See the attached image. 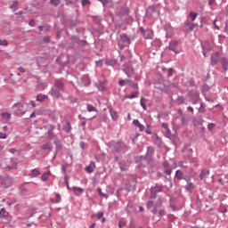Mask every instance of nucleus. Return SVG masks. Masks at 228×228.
<instances>
[{
	"label": "nucleus",
	"mask_w": 228,
	"mask_h": 228,
	"mask_svg": "<svg viewBox=\"0 0 228 228\" xmlns=\"http://www.w3.org/2000/svg\"><path fill=\"white\" fill-rule=\"evenodd\" d=\"M161 205H162V200H161V198H159L157 200L156 203L154 204V208L152 209V213L156 215L157 212H158V208L160 207Z\"/></svg>",
	"instance_id": "obj_8"
},
{
	"label": "nucleus",
	"mask_w": 228,
	"mask_h": 228,
	"mask_svg": "<svg viewBox=\"0 0 228 228\" xmlns=\"http://www.w3.org/2000/svg\"><path fill=\"white\" fill-rule=\"evenodd\" d=\"M0 45H4L6 47V45H8V41L6 39L0 38Z\"/></svg>",
	"instance_id": "obj_38"
},
{
	"label": "nucleus",
	"mask_w": 228,
	"mask_h": 228,
	"mask_svg": "<svg viewBox=\"0 0 228 228\" xmlns=\"http://www.w3.org/2000/svg\"><path fill=\"white\" fill-rule=\"evenodd\" d=\"M95 169V163L94 162H90L89 166H86V171L88 173V174H91L94 171Z\"/></svg>",
	"instance_id": "obj_9"
},
{
	"label": "nucleus",
	"mask_w": 228,
	"mask_h": 228,
	"mask_svg": "<svg viewBox=\"0 0 228 228\" xmlns=\"http://www.w3.org/2000/svg\"><path fill=\"white\" fill-rule=\"evenodd\" d=\"M103 213L102 212H100L97 214V216H98V219H101L102 216H103Z\"/></svg>",
	"instance_id": "obj_61"
},
{
	"label": "nucleus",
	"mask_w": 228,
	"mask_h": 228,
	"mask_svg": "<svg viewBox=\"0 0 228 228\" xmlns=\"http://www.w3.org/2000/svg\"><path fill=\"white\" fill-rule=\"evenodd\" d=\"M71 191L74 192L76 196H80L84 192V190L82 188L77 187H73Z\"/></svg>",
	"instance_id": "obj_13"
},
{
	"label": "nucleus",
	"mask_w": 228,
	"mask_h": 228,
	"mask_svg": "<svg viewBox=\"0 0 228 228\" xmlns=\"http://www.w3.org/2000/svg\"><path fill=\"white\" fill-rule=\"evenodd\" d=\"M126 222H122V221H121V222L119 223V227L122 228V227L126 226Z\"/></svg>",
	"instance_id": "obj_59"
},
{
	"label": "nucleus",
	"mask_w": 228,
	"mask_h": 228,
	"mask_svg": "<svg viewBox=\"0 0 228 228\" xmlns=\"http://www.w3.org/2000/svg\"><path fill=\"white\" fill-rule=\"evenodd\" d=\"M164 173H165V175H171V174H172V169H166V170L164 171Z\"/></svg>",
	"instance_id": "obj_48"
},
{
	"label": "nucleus",
	"mask_w": 228,
	"mask_h": 228,
	"mask_svg": "<svg viewBox=\"0 0 228 228\" xmlns=\"http://www.w3.org/2000/svg\"><path fill=\"white\" fill-rule=\"evenodd\" d=\"M13 110V115L15 117H22L23 115L26 114V111L24 110V104L22 102H18L12 106Z\"/></svg>",
	"instance_id": "obj_1"
},
{
	"label": "nucleus",
	"mask_w": 228,
	"mask_h": 228,
	"mask_svg": "<svg viewBox=\"0 0 228 228\" xmlns=\"http://www.w3.org/2000/svg\"><path fill=\"white\" fill-rule=\"evenodd\" d=\"M141 33H142V37L146 39H151L153 37V32L151 29L145 30L144 28H141Z\"/></svg>",
	"instance_id": "obj_6"
},
{
	"label": "nucleus",
	"mask_w": 228,
	"mask_h": 228,
	"mask_svg": "<svg viewBox=\"0 0 228 228\" xmlns=\"http://www.w3.org/2000/svg\"><path fill=\"white\" fill-rule=\"evenodd\" d=\"M110 116H111L113 121H118V117H119L118 113L112 109L110 110Z\"/></svg>",
	"instance_id": "obj_12"
},
{
	"label": "nucleus",
	"mask_w": 228,
	"mask_h": 228,
	"mask_svg": "<svg viewBox=\"0 0 228 228\" xmlns=\"http://www.w3.org/2000/svg\"><path fill=\"white\" fill-rule=\"evenodd\" d=\"M51 175V171L45 172L41 176V181L45 182L47 179H49V176Z\"/></svg>",
	"instance_id": "obj_20"
},
{
	"label": "nucleus",
	"mask_w": 228,
	"mask_h": 228,
	"mask_svg": "<svg viewBox=\"0 0 228 228\" xmlns=\"http://www.w3.org/2000/svg\"><path fill=\"white\" fill-rule=\"evenodd\" d=\"M138 95H139V92H134L130 95H126L125 98L133 100V99L136 98Z\"/></svg>",
	"instance_id": "obj_21"
},
{
	"label": "nucleus",
	"mask_w": 228,
	"mask_h": 228,
	"mask_svg": "<svg viewBox=\"0 0 228 228\" xmlns=\"http://www.w3.org/2000/svg\"><path fill=\"white\" fill-rule=\"evenodd\" d=\"M219 57H220V54L219 53H216L214 55H212L211 57V62L213 63H217L218 61H219Z\"/></svg>",
	"instance_id": "obj_19"
},
{
	"label": "nucleus",
	"mask_w": 228,
	"mask_h": 228,
	"mask_svg": "<svg viewBox=\"0 0 228 228\" xmlns=\"http://www.w3.org/2000/svg\"><path fill=\"white\" fill-rule=\"evenodd\" d=\"M134 126H137L141 132H143L145 129V126L141 124L138 119H134Z\"/></svg>",
	"instance_id": "obj_10"
},
{
	"label": "nucleus",
	"mask_w": 228,
	"mask_h": 228,
	"mask_svg": "<svg viewBox=\"0 0 228 228\" xmlns=\"http://www.w3.org/2000/svg\"><path fill=\"white\" fill-rule=\"evenodd\" d=\"M187 110L190 111V112H191V113H194V109H193L191 106H189V107L187 108Z\"/></svg>",
	"instance_id": "obj_58"
},
{
	"label": "nucleus",
	"mask_w": 228,
	"mask_h": 228,
	"mask_svg": "<svg viewBox=\"0 0 228 228\" xmlns=\"http://www.w3.org/2000/svg\"><path fill=\"white\" fill-rule=\"evenodd\" d=\"M183 176V171L177 170L175 171V177L179 180H182Z\"/></svg>",
	"instance_id": "obj_29"
},
{
	"label": "nucleus",
	"mask_w": 228,
	"mask_h": 228,
	"mask_svg": "<svg viewBox=\"0 0 228 228\" xmlns=\"http://www.w3.org/2000/svg\"><path fill=\"white\" fill-rule=\"evenodd\" d=\"M178 42L177 41H172L169 43V45H168V49L170 51H173L175 54H178L180 53V51H177L176 50V46L178 45Z\"/></svg>",
	"instance_id": "obj_7"
},
{
	"label": "nucleus",
	"mask_w": 228,
	"mask_h": 228,
	"mask_svg": "<svg viewBox=\"0 0 228 228\" xmlns=\"http://www.w3.org/2000/svg\"><path fill=\"white\" fill-rule=\"evenodd\" d=\"M28 25L31 26V28H35L36 26V21H35V19H31L28 22Z\"/></svg>",
	"instance_id": "obj_41"
},
{
	"label": "nucleus",
	"mask_w": 228,
	"mask_h": 228,
	"mask_svg": "<svg viewBox=\"0 0 228 228\" xmlns=\"http://www.w3.org/2000/svg\"><path fill=\"white\" fill-rule=\"evenodd\" d=\"M159 216H165L166 215V211L164 209H161L159 211Z\"/></svg>",
	"instance_id": "obj_54"
},
{
	"label": "nucleus",
	"mask_w": 228,
	"mask_h": 228,
	"mask_svg": "<svg viewBox=\"0 0 228 228\" xmlns=\"http://www.w3.org/2000/svg\"><path fill=\"white\" fill-rule=\"evenodd\" d=\"M185 102V99L183 97H179L176 101L177 105H182Z\"/></svg>",
	"instance_id": "obj_32"
},
{
	"label": "nucleus",
	"mask_w": 228,
	"mask_h": 228,
	"mask_svg": "<svg viewBox=\"0 0 228 228\" xmlns=\"http://www.w3.org/2000/svg\"><path fill=\"white\" fill-rule=\"evenodd\" d=\"M41 149L43 151H53V146H51L50 142H46V143L41 145Z\"/></svg>",
	"instance_id": "obj_17"
},
{
	"label": "nucleus",
	"mask_w": 228,
	"mask_h": 228,
	"mask_svg": "<svg viewBox=\"0 0 228 228\" xmlns=\"http://www.w3.org/2000/svg\"><path fill=\"white\" fill-rule=\"evenodd\" d=\"M126 76H128V77H132L133 74H134V69L132 67H128V68H125L124 69Z\"/></svg>",
	"instance_id": "obj_15"
},
{
	"label": "nucleus",
	"mask_w": 228,
	"mask_h": 228,
	"mask_svg": "<svg viewBox=\"0 0 228 228\" xmlns=\"http://www.w3.org/2000/svg\"><path fill=\"white\" fill-rule=\"evenodd\" d=\"M12 183H13V178L10 176H5L2 179V186H4V188H10Z\"/></svg>",
	"instance_id": "obj_3"
},
{
	"label": "nucleus",
	"mask_w": 228,
	"mask_h": 228,
	"mask_svg": "<svg viewBox=\"0 0 228 228\" xmlns=\"http://www.w3.org/2000/svg\"><path fill=\"white\" fill-rule=\"evenodd\" d=\"M9 215L10 214L6 212V209L4 208H2L0 209V218H5L6 220H8Z\"/></svg>",
	"instance_id": "obj_11"
},
{
	"label": "nucleus",
	"mask_w": 228,
	"mask_h": 228,
	"mask_svg": "<svg viewBox=\"0 0 228 228\" xmlns=\"http://www.w3.org/2000/svg\"><path fill=\"white\" fill-rule=\"evenodd\" d=\"M153 205H154V202L150 200V201H148L147 207H148V208H151L153 207Z\"/></svg>",
	"instance_id": "obj_49"
},
{
	"label": "nucleus",
	"mask_w": 228,
	"mask_h": 228,
	"mask_svg": "<svg viewBox=\"0 0 228 228\" xmlns=\"http://www.w3.org/2000/svg\"><path fill=\"white\" fill-rule=\"evenodd\" d=\"M162 127L166 130H168V125L167 123H162Z\"/></svg>",
	"instance_id": "obj_56"
},
{
	"label": "nucleus",
	"mask_w": 228,
	"mask_h": 228,
	"mask_svg": "<svg viewBox=\"0 0 228 228\" xmlns=\"http://www.w3.org/2000/svg\"><path fill=\"white\" fill-rule=\"evenodd\" d=\"M130 83H131L130 79H123L119 81L118 85L120 86H125L126 85H130Z\"/></svg>",
	"instance_id": "obj_24"
},
{
	"label": "nucleus",
	"mask_w": 228,
	"mask_h": 228,
	"mask_svg": "<svg viewBox=\"0 0 228 228\" xmlns=\"http://www.w3.org/2000/svg\"><path fill=\"white\" fill-rule=\"evenodd\" d=\"M194 28H197V24H190V29H193Z\"/></svg>",
	"instance_id": "obj_62"
},
{
	"label": "nucleus",
	"mask_w": 228,
	"mask_h": 228,
	"mask_svg": "<svg viewBox=\"0 0 228 228\" xmlns=\"http://www.w3.org/2000/svg\"><path fill=\"white\" fill-rule=\"evenodd\" d=\"M18 6H19V2L14 1L13 4L10 6V8H11V10H13V12H16Z\"/></svg>",
	"instance_id": "obj_26"
},
{
	"label": "nucleus",
	"mask_w": 228,
	"mask_h": 228,
	"mask_svg": "<svg viewBox=\"0 0 228 228\" xmlns=\"http://www.w3.org/2000/svg\"><path fill=\"white\" fill-rule=\"evenodd\" d=\"M209 174H210V171L208 169H202L200 175V179L203 180Z\"/></svg>",
	"instance_id": "obj_16"
},
{
	"label": "nucleus",
	"mask_w": 228,
	"mask_h": 228,
	"mask_svg": "<svg viewBox=\"0 0 228 228\" xmlns=\"http://www.w3.org/2000/svg\"><path fill=\"white\" fill-rule=\"evenodd\" d=\"M174 75V69H168L167 70V77H172V76Z\"/></svg>",
	"instance_id": "obj_40"
},
{
	"label": "nucleus",
	"mask_w": 228,
	"mask_h": 228,
	"mask_svg": "<svg viewBox=\"0 0 228 228\" xmlns=\"http://www.w3.org/2000/svg\"><path fill=\"white\" fill-rule=\"evenodd\" d=\"M87 110L88 112H97V110L95 109V107L91 104H87Z\"/></svg>",
	"instance_id": "obj_27"
},
{
	"label": "nucleus",
	"mask_w": 228,
	"mask_h": 228,
	"mask_svg": "<svg viewBox=\"0 0 228 228\" xmlns=\"http://www.w3.org/2000/svg\"><path fill=\"white\" fill-rule=\"evenodd\" d=\"M47 95L45 94H39L37 95L36 97V100L38 102H44V101H45V99H47Z\"/></svg>",
	"instance_id": "obj_14"
},
{
	"label": "nucleus",
	"mask_w": 228,
	"mask_h": 228,
	"mask_svg": "<svg viewBox=\"0 0 228 228\" xmlns=\"http://www.w3.org/2000/svg\"><path fill=\"white\" fill-rule=\"evenodd\" d=\"M1 116H2V118H4V120H10V118H12V114L8 112H3Z\"/></svg>",
	"instance_id": "obj_22"
},
{
	"label": "nucleus",
	"mask_w": 228,
	"mask_h": 228,
	"mask_svg": "<svg viewBox=\"0 0 228 228\" xmlns=\"http://www.w3.org/2000/svg\"><path fill=\"white\" fill-rule=\"evenodd\" d=\"M45 44H50L51 43V37L50 36H45L43 39Z\"/></svg>",
	"instance_id": "obj_34"
},
{
	"label": "nucleus",
	"mask_w": 228,
	"mask_h": 228,
	"mask_svg": "<svg viewBox=\"0 0 228 228\" xmlns=\"http://www.w3.org/2000/svg\"><path fill=\"white\" fill-rule=\"evenodd\" d=\"M166 135H167V136H171V135H172L170 129H167V130H166Z\"/></svg>",
	"instance_id": "obj_55"
},
{
	"label": "nucleus",
	"mask_w": 228,
	"mask_h": 228,
	"mask_svg": "<svg viewBox=\"0 0 228 228\" xmlns=\"http://www.w3.org/2000/svg\"><path fill=\"white\" fill-rule=\"evenodd\" d=\"M19 72H21L22 74H24V72H26V69L23 67H20L18 68Z\"/></svg>",
	"instance_id": "obj_52"
},
{
	"label": "nucleus",
	"mask_w": 228,
	"mask_h": 228,
	"mask_svg": "<svg viewBox=\"0 0 228 228\" xmlns=\"http://www.w3.org/2000/svg\"><path fill=\"white\" fill-rule=\"evenodd\" d=\"M214 27L216 29L220 30V27L216 25V20L214 21Z\"/></svg>",
	"instance_id": "obj_60"
},
{
	"label": "nucleus",
	"mask_w": 228,
	"mask_h": 228,
	"mask_svg": "<svg viewBox=\"0 0 228 228\" xmlns=\"http://www.w3.org/2000/svg\"><path fill=\"white\" fill-rule=\"evenodd\" d=\"M221 62H222V64H223L224 69L225 70H227V69H228V61H227V60L222 59Z\"/></svg>",
	"instance_id": "obj_30"
},
{
	"label": "nucleus",
	"mask_w": 228,
	"mask_h": 228,
	"mask_svg": "<svg viewBox=\"0 0 228 228\" xmlns=\"http://www.w3.org/2000/svg\"><path fill=\"white\" fill-rule=\"evenodd\" d=\"M61 171L63 174H65V172L67 171V167H65V166H62Z\"/></svg>",
	"instance_id": "obj_64"
},
{
	"label": "nucleus",
	"mask_w": 228,
	"mask_h": 228,
	"mask_svg": "<svg viewBox=\"0 0 228 228\" xmlns=\"http://www.w3.org/2000/svg\"><path fill=\"white\" fill-rule=\"evenodd\" d=\"M147 99H145L144 97H141V107H142V109H144V110H147Z\"/></svg>",
	"instance_id": "obj_23"
},
{
	"label": "nucleus",
	"mask_w": 228,
	"mask_h": 228,
	"mask_svg": "<svg viewBox=\"0 0 228 228\" xmlns=\"http://www.w3.org/2000/svg\"><path fill=\"white\" fill-rule=\"evenodd\" d=\"M58 88H59V90L63 91V83L59 82L58 83Z\"/></svg>",
	"instance_id": "obj_50"
},
{
	"label": "nucleus",
	"mask_w": 228,
	"mask_h": 228,
	"mask_svg": "<svg viewBox=\"0 0 228 228\" xmlns=\"http://www.w3.org/2000/svg\"><path fill=\"white\" fill-rule=\"evenodd\" d=\"M129 85H130V86H131L132 88H135V90H138V88H139V86H138L137 83L130 82Z\"/></svg>",
	"instance_id": "obj_35"
},
{
	"label": "nucleus",
	"mask_w": 228,
	"mask_h": 228,
	"mask_svg": "<svg viewBox=\"0 0 228 228\" xmlns=\"http://www.w3.org/2000/svg\"><path fill=\"white\" fill-rule=\"evenodd\" d=\"M215 127H216V124H214V123H209V124L208 125V129L209 131H213V130L215 129Z\"/></svg>",
	"instance_id": "obj_36"
},
{
	"label": "nucleus",
	"mask_w": 228,
	"mask_h": 228,
	"mask_svg": "<svg viewBox=\"0 0 228 228\" xmlns=\"http://www.w3.org/2000/svg\"><path fill=\"white\" fill-rule=\"evenodd\" d=\"M214 47H215V43L204 42L202 45L203 55L206 57L207 53H209V51L213 50Z\"/></svg>",
	"instance_id": "obj_2"
},
{
	"label": "nucleus",
	"mask_w": 228,
	"mask_h": 228,
	"mask_svg": "<svg viewBox=\"0 0 228 228\" xmlns=\"http://www.w3.org/2000/svg\"><path fill=\"white\" fill-rule=\"evenodd\" d=\"M88 4H90L89 0H82V5L83 6H86V5H88Z\"/></svg>",
	"instance_id": "obj_46"
},
{
	"label": "nucleus",
	"mask_w": 228,
	"mask_h": 228,
	"mask_svg": "<svg viewBox=\"0 0 228 228\" xmlns=\"http://www.w3.org/2000/svg\"><path fill=\"white\" fill-rule=\"evenodd\" d=\"M37 88H39V90H45V88H47V84L46 83H38Z\"/></svg>",
	"instance_id": "obj_28"
},
{
	"label": "nucleus",
	"mask_w": 228,
	"mask_h": 228,
	"mask_svg": "<svg viewBox=\"0 0 228 228\" xmlns=\"http://www.w3.org/2000/svg\"><path fill=\"white\" fill-rule=\"evenodd\" d=\"M51 4H53V6H58V0H50Z\"/></svg>",
	"instance_id": "obj_47"
},
{
	"label": "nucleus",
	"mask_w": 228,
	"mask_h": 228,
	"mask_svg": "<svg viewBox=\"0 0 228 228\" xmlns=\"http://www.w3.org/2000/svg\"><path fill=\"white\" fill-rule=\"evenodd\" d=\"M30 106L32 108H37V104L35 103V101H30Z\"/></svg>",
	"instance_id": "obj_57"
},
{
	"label": "nucleus",
	"mask_w": 228,
	"mask_h": 228,
	"mask_svg": "<svg viewBox=\"0 0 228 228\" xmlns=\"http://www.w3.org/2000/svg\"><path fill=\"white\" fill-rule=\"evenodd\" d=\"M63 130L66 133H69L71 130V126H70V123L69 122H66V124L63 126Z\"/></svg>",
	"instance_id": "obj_25"
},
{
	"label": "nucleus",
	"mask_w": 228,
	"mask_h": 228,
	"mask_svg": "<svg viewBox=\"0 0 228 228\" xmlns=\"http://www.w3.org/2000/svg\"><path fill=\"white\" fill-rule=\"evenodd\" d=\"M98 192H99V194H100L102 197H104V198H106V199L109 198V196H108L107 194L102 193V190H101L100 188L98 189Z\"/></svg>",
	"instance_id": "obj_43"
},
{
	"label": "nucleus",
	"mask_w": 228,
	"mask_h": 228,
	"mask_svg": "<svg viewBox=\"0 0 228 228\" xmlns=\"http://www.w3.org/2000/svg\"><path fill=\"white\" fill-rule=\"evenodd\" d=\"M9 152H11V154H15V152H17L18 156L20 155V151H19L15 148L9 149Z\"/></svg>",
	"instance_id": "obj_31"
},
{
	"label": "nucleus",
	"mask_w": 228,
	"mask_h": 228,
	"mask_svg": "<svg viewBox=\"0 0 228 228\" xmlns=\"http://www.w3.org/2000/svg\"><path fill=\"white\" fill-rule=\"evenodd\" d=\"M192 188H193L192 183H188V185L186 186V190H191Z\"/></svg>",
	"instance_id": "obj_53"
},
{
	"label": "nucleus",
	"mask_w": 228,
	"mask_h": 228,
	"mask_svg": "<svg viewBox=\"0 0 228 228\" xmlns=\"http://www.w3.org/2000/svg\"><path fill=\"white\" fill-rule=\"evenodd\" d=\"M35 117H37V113L32 112V113L30 114V118H35Z\"/></svg>",
	"instance_id": "obj_63"
},
{
	"label": "nucleus",
	"mask_w": 228,
	"mask_h": 228,
	"mask_svg": "<svg viewBox=\"0 0 228 228\" xmlns=\"http://www.w3.org/2000/svg\"><path fill=\"white\" fill-rule=\"evenodd\" d=\"M35 215H37V208H33V209H32V212H31V214H30V216L33 217V216H35Z\"/></svg>",
	"instance_id": "obj_51"
},
{
	"label": "nucleus",
	"mask_w": 228,
	"mask_h": 228,
	"mask_svg": "<svg viewBox=\"0 0 228 228\" xmlns=\"http://www.w3.org/2000/svg\"><path fill=\"white\" fill-rule=\"evenodd\" d=\"M51 202H53V204L58 203V194H55V199H51Z\"/></svg>",
	"instance_id": "obj_44"
},
{
	"label": "nucleus",
	"mask_w": 228,
	"mask_h": 228,
	"mask_svg": "<svg viewBox=\"0 0 228 228\" xmlns=\"http://www.w3.org/2000/svg\"><path fill=\"white\" fill-rule=\"evenodd\" d=\"M190 17L191 18V20H195L198 17V14L197 13H194V12H191L190 13Z\"/></svg>",
	"instance_id": "obj_39"
},
{
	"label": "nucleus",
	"mask_w": 228,
	"mask_h": 228,
	"mask_svg": "<svg viewBox=\"0 0 228 228\" xmlns=\"http://www.w3.org/2000/svg\"><path fill=\"white\" fill-rule=\"evenodd\" d=\"M6 138H8V135L4 133L0 132V139L6 140Z\"/></svg>",
	"instance_id": "obj_42"
},
{
	"label": "nucleus",
	"mask_w": 228,
	"mask_h": 228,
	"mask_svg": "<svg viewBox=\"0 0 228 228\" xmlns=\"http://www.w3.org/2000/svg\"><path fill=\"white\" fill-rule=\"evenodd\" d=\"M163 191L162 186H156L153 188H151V200H154L157 197L158 192H161Z\"/></svg>",
	"instance_id": "obj_4"
},
{
	"label": "nucleus",
	"mask_w": 228,
	"mask_h": 228,
	"mask_svg": "<svg viewBox=\"0 0 228 228\" xmlns=\"http://www.w3.org/2000/svg\"><path fill=\"white\" fill-rule=\"evenodd\" d=\"M49 95H52L53 99H58V81L57 80L55 81L54 86L50 90Z\"/></svg>",
	"instance_id": "obj_5"
},
{
	"label": "nucleus",
	"mask_w": 228,
	"mask_h": 228,
	"mask_svg": "<svg viewBox=\"0 0 228 228\" xmlns=\"http://www.w3.org/2000/svg\"><path fill=\"white\" fill-rule=\"evenodd\" d=\"M106 64L110 65V66H113L114 64H116V61H114V60H107L106 61Z\"/></svg>",
	"instance_id": "obj_37"
},
{
	"label": "nucleus",
	"mask_w": 228,
	"mask_h": 228,
	"mask_svg": "<svg viewBox=\"0 0 228 228\" xmlns=\"http://www.w3.org/2000/svg\"><path fill=\"white\" fill-rule=\"evenodd\" d=\"M127 168H128V167H127V166H125V164H120V169H121L122 171H126Z\"/></svg>",
	"instance_id": "obj_45"
},
{
	"label": "nucleus",
	"mask_w": 228,
	"mask_h": 228,
	"mask_svg": "<svg viewBox=\"0 0 228 228\" xmlns=\"http://www.w3.org/2000/svg\"><path fill=\"white\" fill-rule=\"evenodd\" d=\"M13 204H17V199H12L11 201H7V206H13Z\"/></svg>",
	"instance_id": "obj_33"
},
{
	"label": "nucleus",
	"mask_w": 228,
	"mask_h": 228,
	"mask_svg": "<svg viewBox=\"0 0 228 228\" xmlns=\"http://www.w3.org/2000/svg\"><path fill=\"white\" fill-rule=\"evenodd\" d=\"M41 172L40 170L35 168L32 170V172L29 174L30 177H38V175H40Z\"/></svg>",
	"instance_id": "obj_18"
}]
</instances>
